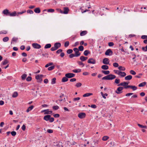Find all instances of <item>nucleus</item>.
I'll return each instance as SVG.
<instances>
[{
    "instance_id": "1",
    "label": "nucleus",
    "mask_w": 147,
    "mask_h": 147,
    "mask_svg": "<svg viewBox=\"0 0 147 147\" xmlns=\"http://www.w3.org/2000/svg\"><path fill=\"white\" fill-rule=\"evenodd\" d=\"M116 76L113 74H109L103 77L102 80H112L116 78Z\"/></svg>"
},
{
    "instance_id": "2",
    "label": "nucleus",
    "mask_w": 147,
    "mask_h": 147,
    "mask_svg": "<svg viewBox=\"0 0 147 147\" xmlns=\"http://www.w3.org/2000/svg\"><path fill=\"white\" fill-rule=\"evenodd\" d=\"M61 46V44L60 43L56 42L54 44V46L51 48V50L52 51H55L60 47Z\"/></svg>"
},
{
    "instance_id": "3",
    "label": "nucleus",
    "mask_w": 147,
    "mask_h": 147,
    "mask_svg": "<svg viewBox=\"0 0 147 147\" xmlns=\"http://www.w3.org/2000/svg\"><path fill=\"white\" fill-rule=\"evenodd\" d=\"M43 77V75H38L36 76L35 78L38 80L37 82H38L41 83L42 80V78Z\"/></svg>"
},
{
    "instance_id": "4",
    "label": "nucleus",
    "mask_w": 147,
    "mask_h": 147,
    "mask_svg": "<svg viewBox=\"0 0 147 147\" xmlns=\"http://www.w3.org/2000/svg\"><path fill=\"white\" fill-rule=\"evenodd\" d=\"M73 50L75 52L74 54L76 57H78L81 55V53L79 52V51L77 48H74L73 49Z\"/></svg>"
},
{
    "instance_id": "5",
    "label": "nucleus",
    "mask_w": 147,
    "mask_h": 147,
    "mask_svg": "<svg viewBox=\"0 0 147 147\" xmlns=\"http://www.w3.org/2000/svg\"><path fill=\"white\" fill-rule=\"evenodd\" d=\"M113 54V52L110 49H107L105 52V54L106 55L111 56Z\"/></svg>"
},
{
    "instance_id": "6",
    "label": "nucleus",
    "mask_w": 147,
    "mask_h": 147,
    "mask_svg": "<svg viewBox=\"0 0 147 147\" xmlns=\"http://www.w3.org/2000/svg\"><path fill=\"white\" fill-rule=\"evenodd\" d=\"M123 88L124 87H119L117 88V90H115V93L117 94H119L122 93L123 92L122 90Z\"/></svg>"
},
{
    "instance_id": "7",
    "label": "nucleus",
    "mask_w": 147,
    "mask_h": 147,
    "mask_svg": "<svg viewBox=\"0 0 147 147\" xmlns=\"http://www.w3.org/2000/svg\"><path fill=\"white\" fill-rule=\"evenodd\" d=\"M86 116V113L83 112L80 113L78 114V117L81 119L84 118H85Z\"/></svg>"
},
{
    "instance_id": "8",
    "label": "nucleus",
    "mask_w": 147,
    "mask_h": 147,
    "mask_svg": "<svg viewBox=\"0 0 147 147\" xmlns=\"http://www.w3.org/2000/svg\"><path fill=\"white\" fill-rule=\"evenodd\" d=\"M75 74H74L72 73H68L65 74V76L67 78H71L74 77Z\"/></svg>"
},
{
    "instance_id": "9",
    "label": "nucleus",
    "mask_w": 147,
    "mask_h": 147,
    "mask_svg": "<svg viewBox=\"0 0 147 147\" xmlns=\"http://www.w3.org/2000/svg\"><path fill=\"white\" fill-rule=\"evenodd\" d=\"M32 47L35 49H39L41 47L40 45L36 43H34L32 45Z\"/></svg>"
},
{
    "instance_id": "10",
    "label": "nucleus",
    "mask_w": 147,
    "mask_h": 147,
    "mask_svg": "<svg viewBox=\"0 0 147 147\" xmlns=\"http://www.w3.org/2000/svg\"><path fill=\"white\" fill-rule=\"evenodd\" d=\"M96 62L95 60L92 58H90L88 60V63H89L95 64Z\"/></svg>"
},
{
    "instance_id": "11",
    "label": "nucleus",
    "mask_w": 147,
    "mask_h": 147,
    "mask_svg": "<svg viewBox=\"0 0 147 147\" xmlns=\"http://www.w3.org/2000/svg\"><path fill=\"white\" fill-rule=\"evenodd\" d=\"M102 63L105 65H108L109 64V60L108 58H105L103 59Z\"/></svg>"
},
{
    "instance_id": "12",
    "label": "nucleus",
    "mask_w": 147,
    "mask_h": 147,
    "mask_svg": "<svg viewBox=\"0 0 147 147\" xmlns=\"http://www.w3.org/2000/svg\"><path fill=\"white\" fill-rule=\"evenodd\" d=\"M3 13L7 16H9L10 12L9 11L8 9H6L3 11Z\"/></svg>"
},
{
    "instance_id": "13",
    "label": "nucleus",
    "mask_w": 147,
    "mask_h": 147,
    "mask_svg": "<svg viewBox=\"0 0 147 147\" xmlns=\"http://www.w3.org/2000/svg\"><path fill=\"white\" fill-rule=\"evenodd\" d=\"M128 83L126 82H123L120 83V84H118L117 86H123L124 87L127 86L128 85Z\"/></svg>"
},
{
    "instance_id": "14",
    "label": "nucleus",
    "mask_w": 147,
    "mask_h": 147,
    "mask_svg": "<svg viewBox=\"0 0 147 147\" xmlns=\"http://www.w3.org/2000/svg\"><path fill=\"white\" fill-rule=\"evenodd\" d=\"M51 117V115H48L45 116L44 118L43 119L46 121H48L49 120L50 118Z\"/></svg>"
},
{
    "instance_id": "15",
    "label": "nucleus",
    "mask_w": 147,
    "mask_h": 147,
    "mask_svg": "<svg viewBox=\"0 0 147 147\" xmlns=\"http://www.w3.org/2000/svg\"><path fill=\"white\" fill-rule=\"evenodd\" d=\"M64 11L63 12V13L64 14H67L68 13L69 11V9L67 7H65L64 8Z\"/></svg>"
},
{
    "instance_id": "16",
    "label": "nucleus",
    "mask_w": 147,
    "mask_h": 147,
    "mask_svg": "<svg viewBox=\"0 0 147 147\" xmlns=\"http://www.w3.org/2000/svg\"><path fill=\"white\" fill-rule=\"evenodd\" d=\"M17 16V12L16 11H14L12 13H11L10 12V13L9 15V16L11 17L15 16Z\"/></svg>"
},
{
    "instance_id": "17",
    "label": "nucleus",
    "mask_w": 147,
    "mask_h": 147,
    "mask_svg": "<svg viewBox=\"0 0 147 147\" xmlns=\"http://www.w3.org/2000/svg\"><path fill=\"white\" fill-rule=\"evenodd\" d=\"M118 75L123 77L126 76V74L125 72H122L121 71H119Z\"/></svg>"
},
{
    "instance_id": "18",
    "label": "nucleus",
    "mask_w": 147,
    "mask_h": 147,
    "mask_svg": "<svg viewBox=\"0 0 147 147\" xmlns=\"http://www.w3.org/2000/svg\"><path fill=\"white\" fill-rule=\"evenodd\" d=\"M132 78V77L131 75H128L126 76L125 78V79L126 80H131Z\"/></svg>"
},
{
    "instance_id": "19",
    "label": "nucleus",
    "mask_w": 147,
    "mask_h": 147,
    "mask_svg": "<svg viewBox=\"0 0 147 147\" xmlns=\"http://www.w3.org/2000/svg\"><path fill=\"white\" fill-rule=\"evenodd\" d=\"M34 12L36 13H39L40 12V10L39 7H37L35 8L34 10Z\"/></svg>"
},
{
    "instance_id": "20",
    "label": "nucleus",
    "mask_w": 147,
    "mask_h": 147,
    "mask_svg": "<svg viewBox=\"0 0 147 147\" xmlns=\"http://www.w3.org/2000/svg\"><path fill=\"white\" fill-rule=\"evenodd\" d=\"M99 140H96L94 141V145L95 147H97L98 145L99 144Z\"/></svg>"
},
{
    "instance_id": "21",
    "label": "nucleus",
    "mask_w": 147,
    "mask_h": 147,
    "mask_svg": "<svg viewBox=\"0 0 147 147\" xmlns=\"http://www.w3.org/2000/svg\"><path fill=\"white\" fill-rule=\"evenodd\" d=\"M101 68L104 70H107L109 69V67L106 65H103L101 66Z\"/></svg>"
},
{
    "instance_id": "22",
    "label": "nucleus",
    "mask_w": 147,
    "mask_h": 147,
    "mask_svg": "<svg viewBox=\"0 0 147 147\" xmlns=\"http://www.w3.org/2000/svg\"><path fill=\"white\" fill-rule=\"evenodd\" d=\"M68 78H67L65 76V77H63L62 78L61 81L62 82H64L68 81Z\"/></svg>"
},
{
    "instance_id": "23",
    "label": "nucleus",
    "mask_w": 147,
    "mask_h": 147,
    "mask_svg": "<svg viewBox=\"0 0 147 147\" xmlns=\"http://www.w3.org/2000/svg\"><path fill=\"white\" fill-rule=\"evenodd\" d=\"M90 52L88 50H85L84 52V54L86 56H87L88 54H89L90 53Z\"/></svg>"
},
{
    "instance_id": "24",
    "label": "nucleus",
    "mask_w": 147,
    "mask_h": 147,
    "mask_svg": "<svg viewBox=\"0 0 147 147\" xmlns=\"http://www.w3.org/2000/svg\"><path fill=\"white\" fill-rule=\"evenodd\" d=\"M87 33V31L86 30L82 31L80 33V35L81 36L85 35Z\"/></svg>"
},
{
    "instance_id": "25",
    "label": "nucleus",
    "mask_w": 147,
    "mask_h": 147,
    "mask_svg": "<svg viewBox=\"0 0 147 147\" xmlns=\"http://www.w3.org/2000/svg\"><path fill=\"white\" fill-rule=\"evenodd\" d=\"M51 44H47L45 46L44 48L45 49H49L51 47Z\"/></svg>"
},
{
    "instance_id": "26",
    "label": "nucleus",
    "mask_w": 147,
    "mask_h": 147,
    "mask_svg": "<svg viewBox=\"0 0 147 147\" xmlns=\"http://www.w3.org/2000/svg\"><path fill=\"white\" fill-rule=\"evenodd\" d=\"M93 94L92 93H87L84 94L83 95V97H86L89 96H90L92 95Z\"/></svg>"
},
{
    "instance_id": "27",
    "label": "nucleus",
    "mask_w": 147,
    "mask_h": 147,
    "mask_svg": "<svg viewBox=\"0 0 147 147\" xmlns=\"http://www.w3.org/2000/svg\"><path fill=\"white\" fill-rule=\"evenodd\" d=\"M146 84V82H144L140 83L139 85L138 86L140 87H142L144 86Z\"/></svg>"
},
{
    "instance_id": "28",
    "label": "nucleus",
    "mask_w": 147,
    "mask_h": 147,
    "mask_svg": "<svg viewBox=\"0 0 147 147\" xmlns=\"http://www.w3.org/2000/svg\"><path fill=\"white\" fill-rule=\"evenodd\" d=\"M109 138V137L108 136H105L102 138V140L103 141H105L108 140Z\"/></svg>"
},
{
    "instance_id": "29",
    "label": "nucleus",
    "mask_w": 147,
    "mask_h": 147,
    "mask_svg": "<svg viewBox=\"0 0 147 147\" xmlns=\"http://www.w3.org/2000/svg\"><path fill=\"white\" fill-rule=\"evenodd\" d=\"M49 110V109H47L46 110H43L41 111V113H43L45 112L44 114H49V112L48 111Z\"/></svg>"
},
{
    "instance_id": "30",
    "label": "nucleus",
    "mask_w": 147,
    "mask_h": 147,
    "mask_svg": "<svg viewBox=\"0 0 147 147\" xmlns=\"http://www.w3.org/2000/svg\"><path fill=\"white\" fill-rule=\"evenodd\" d=\"M56 79L55 78H53L51 80V84H53L56 83Z\"/></svg>"
},
{
    "instance_id": "31",
    "label": "nucleus",
    "mask_w": 147,
    "mask_h": 147,
    "mask_svg": "<svg viewBox=\"0 0 147 147\" xmlns=\"http://www.w3.org/2000/svg\"><path fill=\"white\" fill-rule=\"evenodd\" d=\"M18 95V93L17 92H14L12 95V97L13 98H16L17 96Z\"/></svg>"
},
{
    "instance_id": "32",
    "label": "nucleus",
    "mask_w": 147,
    "mask_h": 147,
    "mask_svg": "<svg viewBox=\"0 0 147 147\" xmlns=\"http://www.w3.org/2000/svg\"><path fill=\"white\" fill-rule=\"evenodd\" d=\"M100 93L102 97L105 99L106 98L105 96H108V94L106 93L104 94L102 92H101Z\"/></svg>"
},
{
    "instance_id": "33",
    "label": "nucleus",
    "mask_w": 147,
    "mask_h": 147,
    "mask_svg": "<svg viewBox=\"0 0 147 147\" xmlns=\"http://www.w3.org/2000/svg\"><path fill=\"white\" fill-rule=\"evenodd\" d=\"M102 72L105 74V75H108L110 73V71H105L102 70Z\"/></svg>"
},
{
    "instance_id": "34",
    "label": "nucleus",
    "mask_w": 147,
    "mask_h": 147,
    "mask_svg": "<svg viewBox=\"0 0 147 147\" xmlns=\"http://www.w3.org/2000/svg\"><path fill=\"white\" fill-rule=\"evenodd\" d=\"M9 40V38L8 37L6 36L3 38V40L4 42H6Z\"/></svg>"
},
{
    "instance_id": "35",
    "label": "nucleus",
    "mask_w": 147,
    "mask_h": 147,
    "mask_svg": "<svg viewBox=\"0 0 147 147\" xmlns=\"http://www.w3.org/2000/svg\"><path fill=\"white\" fill-rule=\"evenodd\" d=\"M138 126L140 127L141 128H145L146 129L147 128V126H144L142 125H141L140 124H138Z\"/></svg>"
},
{
    "instance_id": "36",
    "label": "nucleus",
    "mask_w": 147,
    "mask_h": 147,
    "mask_svg": "<svg viewBox=\"0 0 147 147\" xmlns=\"http://www.w3.org/2000/svg\"><path fill=\"white\" fill-rule=\"evenodd\" d=\"M18 40V38L15 37H13L12 38V40L11 41V44L13 43V41L16 42V41H17V40Z\"/></svg>"
},
{
    "instance_id": "37",
    "label": "nucleus",
    "mask_w": 147,
    "mask_h": 147,
    "mask_svg": "<svg viewBox=\"0 0 147 147\" xmlns=\"http://www.w3.org/2000/svg\"><path fill=\"white\" fill-rule=\"evenodd\" d=\"M118 68L119 70L122 71H125V67L122 66H119Z\"/></svg>"
},
{
    "instance_id": "38",
    "label": "nucleus",
    "mask_w": 147,
    "mask_h": 147,
    "mask_svg": "<svg viewBox=\"0 0 147 147\" xmlns=\"http://www.w3.org/2000/svg\"><path fill=\"white\" fill-rule=\"evenodd\" d=\"M84 49V47L82 46H80L79 47L78 49L79 50V51H83Z\"/></svg>"
},
{
    "instance_id": "39",
    "label": "nucleus",
    "mask_w": 147,
    "mask_h": 147,
    "mask_svg": "<svg viewBox=\"0 0 147 147\" xmlns=\"http://www.w3.org/2000/svg\"><path fill=\"white\" fill-rule=\"evenodd\" d=\"M78 63L80 65H82V67L84 66V64L83 63L82 61H78Z\"/></svg>"
},
{
    "instance_id": "40",
    "label": "nucleus",
    "mask_w": 147,
    "mask_h": 147,
    "mask_svg": "<svg viewBox=\"0 0 147 147\" xmlns=\"http://www.w3.org/2000/svg\"><path fill=\"white\" fill-rule=\"evenodd\" d=\"M82 85V84L80 82H78L75 85V86L77 88H79V87H80Z\"/></svg>"
},
{
    "instance_id": "41",
    "label": "nucleus",
    "mask_w": 147,
    "mask_h": 147,
    "mask_svg": "<svg viewBox=\"0 0 147 147\" xmlns=\"http://www.w3.org/2000/svg\"><path fill=\"white\" fill-rule=\"evenodd\" d=\"M80 59L82 61H85V57L83 56H80Z\"/></svg>"
},
{
    "instance_id": "42",
    "label": "nucleus",
    "mask_w": 147,
    "mask_h": 147,
    "mask_svg": "<svg viewBox=\"0 0 147 147\" xmlns=\"http://www.w3.org/2000/svg\"><path fill=\"white\" fill-rule=\"evenodd\" d=\"M73 52V51L71 49H69L67 51V54H71Z\"/></svg>"
},
{
    "instance_id": "43",
    "label": "nucleus",
    "mask_w": 147,
    "mask_h": 147,
    "mask_svg": "<svg viewBox=\"0 0 147 147\" xmlns=\"http://www.w3.org/2000/svg\"><path fill=\"white\" fill-rule=\"evenodd\" d=\"M53 109L54 110H57L59 109V107L57 105L54 106L52 107Z\"/></svg>"
},
{
    "instance_id": "44",
    "label": "nucleus",
    "mask_w": 147,
    "mask_h": 147,
    "mask_svg": "<svg viewBox=\"0 0 147 147\" xmlns=\"http://www.w3.org/2000/svg\"><path fill=\"white\" fill-rule=\"evenodd\" d=\"M27 76V75L24 74L22 76V80H24L26 79Z\"/></svg>"
},
{
    "instance_id": "45",
    "label": "nucleus",
    "mask_w": 147,
    "mask_h": 147,
    "mask_svg": "<svg viewBox=\"0 0 147 147\" xmlns=\"http://www.w3.org/2000/svg\"><path fill=\"white\" fill-rule=\"evenodd\" d=\"M7 32L6 30H2L0 31V34H7Z\"/></svg>"
},
{
    "instance_id": "46",
    "label": "nucleus",
    "mask_w": 147,
    "mask_h": 147,
    "mask_svg": "<svg viewBox=\"0 0 147 147\" xmlns=\"http://www.w3.org/2000/svg\"><path fill=\"white\" fill-rule=\"evenodd\" d=\"M53 64V63H52V62L49 63H48V64H47L45 65V67H49V66L52 65Z\"/></svg>"
},
{
    "instance_id": "47",
    "label": "nucleus",
    "mask_w": 147,
    "mask_h": 147,
    "mask_svg": "<svg viewBox=\"0 0 147 147\" xmlns=\"http://www.w3.org/2000/svg\"><path fill=\"white\" fill-rule=\"evenodd\" d=\"M69 45V41H66L64 43V46L65 47H67Z\"/></svg>"
},
{
    "instance_id": "48",
    "label": "nucleus",
    "mask_w": 147,
    "mask_h": 147,
    "mask_svg": "<svg viewBox=\"0 0 147 147\" xmlns=\"http://www.w3.org/2000/svg\"><path fill=\"white\" fill-rule=\"evenodd\" d=\"M8 63V61L6 59H5L2 62V64L3 65H5Z\"/></svg>"
},
{
    "instance_id": "49",
    "label": "nucleus",
    "mask_w": 147,
    "mask_h": 147,
    "mask_svg": "<svg viewBox=\"0 0 147 147\" xmlns=\"http://www.w3.org/2000/svg\"><path fill=\"white\" fill-rule=\"evenodd\" d=\"M69 58H71L74 57H76V56L74 54L71 53L69 55Z\"/></svg>"
},
{
    "instance_id": "50",
    "label": "nucleus",
    "mask_w": 147,
    "mask_h": 147,
    "mask_svg": "<svg viewBox=\"0 0 147 147\" xmlns=\"http://www.w3.org/2000/svg\"><path fill=\"white\" fill-rule=\"evenodd\" d=\"M131 88L134 91L137 90V88L135 86H131Z\"/></svg>"
},
{
    "instance_id": "51",
    "label": "nucleus",
    "mask_w": 147,
    "mask_h": 147,
    "mask_svg": "<svg viewBox=\"0 0 147 147\" xmlns=\"http://www.w3.org/2000/svg\"><path fill=\"white\" fill-rule=\"evenodd\" d=\"M55 67L54 66H52L48 68V69L49 71H51Z\"/></svg>"
},
{
    "instance_id": "52",
    "label": "nucleus",
    "mask_w": 147,
    "mask_h": 147,
    "mask_svg": "<svg viewBox=\"0 0 147 147\" xmlns=\"http://www.w3.org/2000/svg\"><path fill=\"white\" fill-rule=\"evenodd\" d=\"M130 73L132 75H135L136 74V73L133 70H131L130 71Z\"/></svg>"
},
{
    "instance_id": "53",
    "label": "nucleus",
    "mask_w": 147,
    "mask_h": 147,
    "mask_svg": "<svg viewBox=\"0 0 147 147\" xmlns=\"http://www.w3.org/2000/svg\"><path fill=\"white\" fill-rule=\"evenodd\" d=\"M120 80L119 79L117 78V79H115V83H116V84H118L120 82Z\"/></svg>"
},
{
    "instance_id": "54",
    "label": "nucleus",
    "mask_w": 147,
    "mask_h": 147,
    "mask_svg": "<svg viewBox=\"0 0 147 147\" xmlns=\"http://www.w3.org/2000/svg\"><path fill=\"white\" fill-rule=\"evenodd\" d=\"M27 12V13H29L30 14H33L34 13L33 11L31 9H28Z\"/></svg>"
},
{
    "instance_id": "55",
    "label": "nucleus",
    "mask_w": 147,
    "mask_h": 147,
    "mask_svg": "<svg viewBox=\"0 0 147 147\" xmlns=\"http://www.w3.org/2000/svg\"><path fill=\"white\" fill-rule=\"evenodd\" d=\"M11 135L13 136H15L16 134V132L15 131H12L11 132Z\"/></svg>"
},
{
    "instance_id": "56",
    "label": "nucleus",
    "mask_w": 147,
    "mask_h": 147,
    "mask_svg": "<svg viewBox=\"0 0 147 147\" xmlns=\"http://www.w3.org/2000/svg\"><path fill=\"white\" fill-rule=\"evenodd\" d=\"M26 12V10H24V11H22L18 12L17 13V16H18L19 14H22Z\"/></svg>"
},
{
    "instance_id": "57",
    "label": "nucleus",
    "mask_w": 147,
    "mask_h": 147,
    "mask_svg": "<svg viewBox=\"0 0 147 147\" xmlns=\"http://www.w3.org/2000/svg\"><path fill=\"white\" fill-rule=\"evenodd\" d=\"M32 79V77L31 76H28L26 79V80L27 81H30Z\"/></svg>"
},
{
    "instance_id": "58",
    "label": "nucleus",
    "mask_w": 147,
    "mask_h": 147,
    "mask_svg": "<svg viewBox=\"0 0 147 147\" xmlns=\"http://www.w3.org/2000/svg\"><path fill=\"white\" fill-rule=\"evenodd\" d=\"M113 65L115 67H118L119 64L115 62L113 63Z\"/></svg>"
},
{
    "instance_id": "59",
    "label": "nucleus",
    "mask_w": 147,
    "mask_h": 147,
    "mask_svg": "<svg viewBox=\"0 0 147 147\" xmlns=\"http://www.w3.org/2000/svg\"><path fill=\"white\" fill-rule=\"evenodd\" d=\"M141 38L143 39H147V35H143L142 36Z\"/></svg>"
},
{
    "instance_id": "60",
    "label": "nucleus",
    "mask_w": 147,
    "mask_h": 147,
    "mask_svg": "<svg viewBox=\"0 0 147 147\" xmlns=\"http://www.w3.org/2000/svg\"><path fill=\"white\" fill-rule=\"evenodd\" d=\"M54 118L53 117H51H51L50 118L49 121L50 122L52 123L54 121Z\"/></svg>"
},
{
    "instance_id": "61",
    "label": "nucleus",
    "mask_w": 147,
    "mask_h": 147,
    "mask_svg": "<svg viewBox=\"0 0 147 147\" xmlns=\"http://www.w3.org/2000/svg\"><path fill=\"white\" fill-rule=\"evenodd\" d=\"M55 10L54 9H50L47 10V11L48 12H53Z\"/></svg>"
},
{
    "instance_id": "62",
    "label": "nucleus",
    "mask_w": 147,
    "mask_h": 147,
    "mask_svg": "<svg viewBox=\"0 0 147 147\" xmlns=\"http://www.w3.org/2000/svg\"><path fill=\"white\" fill-rule=\"evenodd\" d=\"M63 50L61 49H59L57 50L56 52V53L59 54L60 53H61L62 51Z\"/></svg>"
},
{
    "instance_id": "63",
    "label": "nucleus",
    "mask_w": 147,
    "mask_h": 147,
    "mask_svg": "<svg viewBox=\"0 0 147 147\" xmlns=\"http://www.w3.org/2000/svg\"><path fill=\"white\" fill-rule=\"evenodd\" d=\"M53 116L55 118H58L60 116V115L59 114H56L53 115Z\"/></svg>"
},
{
    "instance_id": "64",
    "label": "nucleus",
    "mask_w": 147,
    "mask_h": 147,
    "mask_svg": "<svg viewBox=\"0 0 147 147\" xmlns=\"http://www.w3.org/2000/svg\"><path fill=\"white\" fill-rule=\"evenodd\" d=\"M114 45V43L112 42H110L108 43V45L109 47H111L113 46Z\"/></svg>"
}]
</instances>
